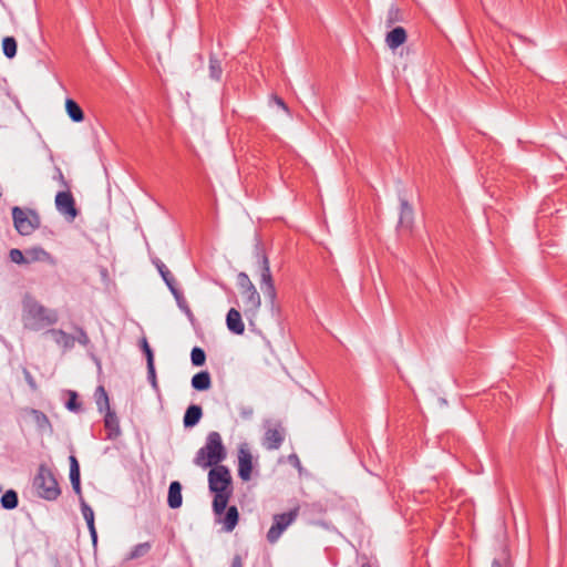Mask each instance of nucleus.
I'll use <instances>...</instances> for the list:
<instances>
[{"label": "nucleus", "instance_id": "obj_16", "mask_svg": "<svg viewBox=\"0 0 567 567\" xmlns=\"http://www.w3.org/2000/svg\"><path fill=\"white\" fill-rule=\"evenodd\" d=\"M408 34L404 28L395 27L385 35V43L391 50H395L405 43Z\"/></svg>", "mask_w": 567, "mask_h": 567}, {"label": "nucleus", "instance_id": "obj_19", "mask_svg": "<svg viewBox=\"0 0 567 567\" xmlns=\"http://www.w3.org/2000/svg\"><path fill=\"white\" fill-rule=\"evenodd\" d=\"M29 414L40 432L52 433L53 426L45 413L37 409H30Z\"/></svg>", "mask_w": 567, "mask_h": 567}, {"label": "nucleus", "instance_id": "obj_11", "mask_svg": "<svg viewBox=\"0 0 567 567\" xmlns=\"http://www.w3.org/2000/svg\"><path fill=\"white\" fill-rule=\"evenodd\" d=\"M285 441V429L280 424L266 429L262 446L268 451L278 450Z\"/></svg>", "mask_w": 567, "mask_h": 567}, {"label": "nucleus", "instance_id": "obj_31", "mask_svg": "<svg viewBox=\"0 0 567 567\" xmlns=\"http://www.w3.org/2000/svg\"><path fill=\"white\" fill-rule=\"evenodd\" d=\"M190 361H192V364L195 367L204 365L205 361H206L205 351L199 347H194L190 352Z\"/></svg>", "mask_w": 567, "mask_h": 567}, {"label": "nucleus", "instance_id": "obj_7", "mask_svg": "<svg viewBox=\"0 0 567 567\" xmlns=\"http://www.w3.org/2000/svg\"><path fill=\"white\" fill-rule=\"evenodd\" d=\"M299 508L296 507L287 513L276 514L272 517V525L267 533V540L275 544L282 533L296 520Z\"/></svg>", "mask_w": 567, "mask_h": 567}, {"label": "nucleus", "instance_id": "obj_47", "mask_svg": "<svg viewBox=\"0 0 567 567\" xmlns=\"http://www.w3.org/2000/svg\"><path fill=\"white\" fill-rule=\"evenodd\" d=\"M71 485H72V488H73L74 493L76 495H79V499L81 501V497H83L82 496L81 482H78L76 484L75 483H71Z\"/></svg>", "mask_w": 567, "mask_h": 567}, {"label": "nucleus", "instance_id": "obj_45", "mask_svg": "<svg viewBox=\"0 0 567 567\" xmlns=\"http://www.w3.org/2000/svg\"><path fill=\"white\" fill-rule=\"evenodd\" d=\"M70 481L71 483H78L81 482V474L80 471H70Z\"/></svg>", "mask_w": 567, "mask_h": 567}, {"label": "nucleus", "instance_id": "obj_5", "mask_svg": "<svg viewBox=\"0 0 567 567\" xmlns=\"http://www.w3.org/2000/svg\"><path fill=\"white\" fill-rule=\"evenodd\" d=\"M33 487L37 494L47 501H55L61 489L52 470L45 464H41L33 478Z\"/></svg>", "mask_w": 567, "mask_h": 567}, {"label": "nucleus", "instance_id": "obj_44", "mask_svg": "<svg viewBox=\"0 0 567 567\" xmlns=\"http://www.w3.org/2000/svg\"><path fill=\"white\" fill-rule=\"evenodd\" d=\"M288 462H289L291 465L296 466V467H300V465H301L300 460H299V457H298V455H297V454H290V455L288 456Z\"/></svg>", "mask_w": 567, "mask_h": 567}, {"label": "nucleus", "instance_id": "obj_52", "mask_svg": "<svg viewBox=\"0 0 567 567\" xmlns=\"http://www.w3.org/2000/svg\"><path fill=\"white\" fill-rule=\"evenodd\" d=\"M136 344L142 350V338L137 339Z\"/></svg>", "mask_w": 567, "mask_h": 567}, {"label": "nucleus", "instance_id": "obj_34", "mask_svg": "<svg viewBox=\"0 0 567 567\" xmlns=\"http://www.w3.org/2000/svg\"><path fill=\"white\" fill-rule=\"evenodd\" d=\"M81 512L86 523L94 522V512L92 507L81 497Z\"/></svg>", "mask_w": 567, "mask_h": 567}, {"label": "nucleus", "instance_id": "obj_21", "mask_svg": "<svg viewBox=\"0 0 567 567\" xmlns=\"http://www.w3.org/2000/svg\"><path fill=\"white\" fill-rule=\"evenodd\" d=\"M182 485L179 482L174 481L168 487L167 504L171 508L176 509L182 506Z\"/></svg>", "mask_w": 567, "mask_h": 567}, {"label": "nucleus", "instance_id": "obj_10", "mask_svg": "<svg viewBox=\"0 0 567 567\" xmlns=\"http://www.w3.org/2000/svg\"><path fill=\"white\" fill-rule=\"evenodd\" d=\"M252 472V455L248 444L243 443L238 449V476L247 482L251 478Z\"/></svg>", "mask_w": 567, "mask_h": 567}, {"label": "nucleus", "instance_id": "obj_6", "mask_svg": "<svg viewBox=\"0 0 567 567\" xmlns=\"http://www.w3.org/2000/svg\"><path fill=\"white\" fill-rule=\"evenodd\" d=\"M12 219L17 231L22 236L31 235L40 226V216L35 210L25 213L22 208H12Z\"/></svg>", "mask_w": 567, "mask_h": 567}, {"label": "nucleus", "instance_id": "obj_33", "mask_svg": "<svg viewBox=\"0 0 567 567\" xmlns=\"http://www.w3.org/2000/svg\"><path fill=\"white\" fill-rule=\"evenodd\" d=\"M74 330L76 332V334L74 336L75 341L85 348L89 347L91 344V340H90L86 331L82 327H79V326H75Z\"/></svg>", "mask_w": 567, "mask_h": 567}, {"label": "nucleus", "instance_id": "obj_32", "mask_svg": "<svg viewBox=\"0 0 567 567\" xmlns=\"http://www.w3.org/2000/svg\"><path fill=\"white\" fill-rule=\"evenodd\" d=\"M175 300H176V303L178 306V308L188 317V318H193L194 315H193V311L192 309L189 308L188 306V302L187 300L185 299L183 292L179 290L177 291L175 295H173Z\"/></svg>", "mask_w": 567, "mask_h": 567}, {"label": "nucleus", "instance_id": "obj_53", "mask_svg": "<svg viewBox=\"0 0 567 567\" xmlns=\"http://www.w3.org/2000/svg\"><path fill=\"white\" fill-rule=\"evenodd\" d=\"M360 567H371V564L369 561H364Z\"/></svg>", "mask_w": 567, "mask_h": 567}, {"label": "nucleus", "instance_id": "obj_30", "mask_svg": "<svg viewBox=\"0 0 567 567\" xmlns=\"http://www.w3.org/2000/svg\"><path fill=\"white\" fill-rule=\"evenodd\" d=\"M27 257L29 262L35 260L44 261L50 258V254L47 252L43 248H32L27 250Z\"/></svg>", "mask_w": 567, "mask_h": 567}, {"label": "nucleus", "instance_id": "obj_24", "mask_svg": "<svg viewBox=\"0 0 567 567\" xmlns=\"http://www.w3.org/2000/svg\"><path fill=\"white\" fill-rule=\"evenodd\" d=\"M0 504L4 509H14L19 505L18 493L14 489H8L0 498Z\"/></svg>", "mask_w": 567, "mask_h": 567}, {"label": "nucleus", "instance_id": "obj_40", "mask_svg": "<svg viewBox=\"0 0 567 567\" xmlns=\"http://www.w3.org/2000/svg\"><path fill=\"white\" fill-rule=\"evenodd\" d=\"M142 555V544H136L130 554L126 556L127 560L135 559Z\"/></svg>", "mask_w": 567, "mask_h": 567}, {"label": "nucleus", "instance_id": "obj_35", "mask_svg": "<svg viewBox=\"0 0 567 567\" xmlns=\"http://www.w3.org/2000/svg\"><path fill=\"white\" fill-rule=\"evenodd\" d=\"M9 256H10L11 261L14 264H18V265L29 262L28 257H25L23 255V252L18 248L11 249L9 252Z\"/></svg>", "mask_w": 567, "mask_h": 567}, {"label": "nucleus", "instance_id": "obj_9", "mask_svg": "<svg viewBox=\"0 0 567 567\" xmlns=\"http://www.w3.org/2000/svg\"><path fill=\"white\" fill-rule=\"evenodd\" d=\"M55 208L70 220H73L79 215L75 199L70 189L61 190L55 195Z\"/></svg>", "mask_w": 567, "mask_h": 567}, {"label": "nucleus", "instance_id": "obj_41", "mask_svg": "<svg viewBox=\"0 0 567 567\" xmlns=\"http://www.w3.org/2000/svg\"><path fill=\"white\" fill-rule=\"evenodd\" d=\"M172 295H175L181 289L177 287L176 280L173 277L172 280L168 279V281L165 282Z\"/></svg>", "mask_w": 567, "mask_h": 567}, {"label": "nucleus", "instance_id": "obj_28", "mask_svg": "<svg viewBox=\"0 0 567 567\" xmlns=\"http://www.w3.org/2000/svg\"><path fill=\"white\" fill-rule=\"evenodd\" d=\"M18 43L13 37H4L2 39V52L6 58L13 59L17 55Z\"/></svg>", "mask_w": 567, "mask_h": 567}, {"label": "nucleus", "instance_id": "obj_13", "mask_svg": "<svg viewBox=\"0 0 567 567\" xmlns=\"http://www.w3.org/2000/svg\"><path fill=\"white\" fill-rule=\"evenodd\" d=\"M144 355L146 358L147 379H148L152 388L157 393H159V386H158V383H157L155 365H154V353H153V350L151 349V347L147 343L145 338H144Z\"/></svg>", "mask_w": 567, "mask_h": 567}, {"label": "nucleus", "instance_id": "obj_14", "mask_svg": "<svg viewBox=\"0 0 567 567\" xmlns=\"http://www.w3.org/2000/svg\"><path fill=\"white\" fill-rule=\"evenodd\" d=\"M45 333L51 334L54 342L64 351L71 350L75 344L74 336L66 333L62 329H49Z\"/></svg>", "mask_w": 567, "mask_h": 567}, {"label": "nucleus", "instance_id": "obj_17", "mask_svg": "<svg viewBox=\"0 0 567 567\" xmlns=\"http://www.w3.org/2000/svg\"><path fill=\"white\" fill-rule=\"evenodd\" d=\"M104 412H105L104 426L107 431V439L114 440L121 434L120 422H118L117 415L111 409L106 410Z\"/></svg>", "mask_w": 567, "mask_h": 567}, {"label": "nucleus", "instance_id": "obj_42", "mask_svg": "<svg viewBox=\"0 0 567 567\" xmlns=\"http://www.w3.org/2000/svg\"><path fill=\"white\" fill-rule=\"evenodd\" d=\"M70 461V471H80V465L78 458L74 455L69 457Z\"/></svg>", "mask_w": 567, "mask_h": 567}, {"label": "nucleus", "instance_id": "obj_20", "mask_svg": "<svg viewBox=\"0 0 567 567\" xmlns=\"http://www.w3.org/2000/svg\"><path fill=\"white\" fill-rule=\"evenodd\" d=\"M203 416V409L200 405L190 404L184 414L183 423L186 429L195 426Z\"/></svg>", "mask_w": 567, "mask_h": 567}, {"label": "nucleus", "instance_id": "obj_27", "mask_svg": "<svg viewBox=\"0 0 567 567\" xmlns=\"http://www.w3.org/2000/svg\"><path fill=\"white\" fill-rule=\"evenodd\" d=\"M223 75V68L220 60L215 54L209 55V78L214 81H220Z\"/></svg>", "mask_w": 567, "mask_h": 567}, {"label": "nucleus", "instance_id": "obj_25", "mask_svg": "<svg viewBox=\"0 0 567 567\" xmlns=\"http://www.w3.org/2000/svg\"><path fill=\"white\" fill-rule=\"evenodd\" d=\"M404 16L402 10L396 6H391L386 12L385 25L388 28L393 27L395 23L403 22Z\"/></svg>", "mask_w": 567, "mask_h": 567}, {"label": "nucleus", "instance_id": "obj_3", "mask_svg": "<svg viewBox=\"0 0 567 567\" xmlns=\"http://www.w3.org/2000/svg\"><path fill=\"white\" fill-rule=\"evenodd\" d=\"M59 315L55 310L48 309L35 300L24 303L23 323L24 328L39 331L58 322Z\"/></svg>", "mask_w": 567, "mask_h": 567}, {"label": "nucleus", "instance_id": "obj_29", "mask_svg": "<svg viewBox=\"0 0 567 567\" xmlns=\"http://www.w3.org/2000/svg\"><path fill=\"white\" fill-rule=\"evenodd\" d=\"M66 394L69 395V400L65 402V408L71 411L79 413L82 411V404L79 402L78 393L73 390H68Z\"/></svg>", "mask_w": 567, "mask_h": 567}, {"label": "nucleus", "instance_id": "obj_15", "mask_svg": "<svg viewBox=\"0 0 567 567\" xmlns=\"http://www.w3.org/2000/svg\"><path fill=\"white\" fill-rule=\"evenodd\" d=\"M226 324L228 330L235 334H243L245 331L241 315L236 308H230L227 312Z\"/></svg>", "mask_w": 567, "mask_h": 567}, {"label": "nucleus", "instance_id": "obj_49", "mask_svg": "<svg viewBox=\"0 0 567 567\" xmlns=\"http://www.w3.org/2000/svg\"><path fill=\"white\" fill-rule=\"evenodd\" d=\"M90 536H91L93 546L96 547V544H97V533H96V529H93L92 532H90Z\"/></svg>", "mask_w": 567, "mask_h": 567}, {"label": "nucleus", "instance_id": "obj_1", "mask_svg": "<svg viewBox=\"0 0 567 567\" xmlns=\"http://www.w3.org/2000/svg\"><path fill=\"white\" fill-rule=\"evenodd\" d=\"M208 487L214 493L213 511L221 515L233 494L231 475L225 465L212 467L208 472Z\"/></svg>", "mask_w": 567, "mask_h": 567}, {"label": "nucleus", "instance_id": "obj_43", "mask_svg": "<svg viewBox=\"0 0 567 567\" xmlns=\"http://www.w3.org/2000/svg\"><path fill=\"white\" fill-rule=\"evenodd\" d=\"M70 461V471H80V465L78 458L74 455L69 457Z\"/></svg>", "mask_w": 567, "mask_h": 567}, {"label": "nucleus", "instance_id": "obj_18", "mask_svg": "<svg viewBox=\"0 0 567 567\" xmlns=\"http://www.w3.org/2000/svg\"><path fill=\"white\" fill-rule=\"evenodd\" d=\"M414 219V212L409 202L404 198L400 202V217L399 227L404 229H411Z\"/></svg>", "mask_w": 567, "mask_h": 567}, {"label": "nucleus", "instance_id": "obj_22", "mask_svg": "<svg viewBox=\"0 0 567 567\" xmlns=\"http://www.w3.org/2000/svg\"><path fill=\"white\" fill-rule=\"evenodd\" d=\"M192 386L196 391H207L212 386V378L208 371H200L193 375Z\"/></svg>", "mask_w": 567, "mask_h": 567}, {"label": "nucleus", "instance_id": "obj_51", "mask_svg": "<svg viewBox=\"0 0 567 567\" xmlns=\"http://www.w3.org/2000/svg\"><path fill=\"white\" fill-rule=\"evenodd\" d=\"M151 549V544L148 542H144V554Z\"/></svg>", "mask_w": 567, "mask_h": 567}, {"label": "nucleus", "instance_id": "obj_2", "mask_svg": "<svg viewBox=\"0 0 567 567\" xmlns=\"http://www.w3.org/2000/svg\"><path fill=\"white\" fill-rule=\"evenodd\" d=\"M226 455L220 434L212 431L206 436L205 445L197 451L194 464L202 468L219 466Z\"/></svg>", "mask_w": 567, "mask_h": 567}, {"label": "nucleus", "instance_id": "obj_46", "mask_svg": "<svg viewBox=\"0 0 567 567\" xmlns=\"http://www.w3.org/2000/svg\"><path fill=\"white\" fill-rule=\"evenodd\" d=\"M230 567H244L243 559L239 555L234 556Z\"/></svg>", "mask_w": 567, "mask_h": 567}, {"label": "nucleus", "instance_id": "obj_37", "mask_svg": "<svg viewBox=\"0 0 567 567\" xmlns=\"http://www.w3.org/2000/svg\"><path fill=\"white\" fill-rule=\"evenodd\" d=\"M492 567H512V561L504 553L501 557L493 559Z\"/></svg>", "mask_w": 567, "mask_h": 567}, {"label": "nucleus", "instance_id": "obj_4", "mask_svg": "<svg viewBox=\"0 0 567 567\" xmlns=\"http://www.w3.org/2000/svg\"><path fill=\"white\" fill-rule=\"evenodd\" d=\"M237 285L244 305V315L252 323L261 307V298L249 276L241 271L237 275Z\"/></svg>", "mask_w": 567, "mask_h": 567}, {"label": "nucleus", "instance_id": "obj_39", "mask_svg": "<svg viewBox=\"0 0 567 567\" xmlns=\"http://www.w3.org/2000/svg\"><path fill=\"white\" fill-rule=\"evenodd\" d=\"M23 375H24L25 382L28 383L30 389L33 391L37 390V382L34 380L33 375L30 373V371L27 369H23Z\"/></svg>", "mask_w": 567, "mask_h": 567}, {"label": "nucleus", "instance_id": "obj_12", "mask_svg": "<svg viewBox=\"0 0 567 567\" xmlns=\"http://www.w3.org/2000/svg\"><path fill=\"white\" fill-rule=\"evenodd\" d=\"M217 522L223 524V529L230 533L235 529L239 520V513L236 506L226 507L221 515H216Z\"/></svg>", "mask_w": 567, "mask_h": 567}, {"label": "nucleus", "instance_id": "obj_54", "mask_svg": "<svg viewBox=\"0 0 567 567\" xmlns=\"http://www.w3.org/2000/svg\"><path fill=\"white\" fill-rule=\"evenodd\" d=\"M278 105L285 106L284 101L279 99V100H278Z\"/></svg>", "mask_w": 567, "mask_h": 567}, {"label": "nucleus", "instance_id": "obj_36", "mask_svg": "<svg viewBox=\"0 0 567 567\" xmlns=\"http://www.w3.org/2000/svg\"><path fill=\"white\" fill-rule=\"evenodd\" d=\"M53 179L58 181L63 190L70 189V183L65 179L61 168L55 167V174L53 176Z\"/></svg>", "mask_w": 567, "mask_h": 567}, {"label": "nucleus", "instance_id": "obj_48", "mask_svg": "<svg viewBox=\"0 0 567 567\" xmlns=\"http://www.w3.org/2000/svg\"><path fill=\"white\" fill-rule=\"evenodd\" d=\"M162 279L164 280V282L172 280V278L174 277L172 275V272L168 270V269H165L164 272L161 275Z\"/></svg>", "mask_w": 567, "mask_h": 567}, {"label": "nucleus", "instance_id": "obj_38", "mask_svg": "<svg viewBox=\"0 0 567 567\" xmlns=\"http://www.w3.org/2000/svg\"><path fill=\"white\" fill-rule=\"evenodd\" d=\"M148 255H150V258H151L152 262L154 264V266L158 270L159 275H162L164 272V270L167 269V267L164 265V262L159 258L153 256L151 250H148Z\"/></svg>", "mask_w": 567, "mask_h": 567}, {"label": "nucleus", "instance_id": "obj_26", "mask_svg": "<svg viewBox=\"0 0 567 567\" xmlns=\"http://www.w3.org/2000/svg\"><path fill=\"white\" fill-rule=\"evenodd\" d=\"M95 402L100 412H104L110 410V401L107 392L105 391L103 385H99L95 390Z\"/></svg>", "mask_w": 567, "mask_h": 567}, {"label": "nucleus", "instance_id": "obj_23", "mask_svg": "<svg viewBox=\"0 0 567 567\" xmlns=\"http://www.w3.org/2000/svg\"><path fill=\"white\" fill-rule=\"evenodd\" d=\"M65 109H66V113L69 115V117L73 121V122H82L84 120V113L82 111V109L80 107V105L72 99H68L65 101Z\"/></svg>", "mask_w": 567, "mask_h": 567}, {"label": "nucleus", "instance_id": "obj_50", "mask_svg": "<svg viewBox=\"0 0 567 567\" xmlns=\"http://www.w3.org/2000/svg\"><path fill=\"white\" fill-rule=\"evenodd\" d=\"M86 525H87L89 532H92L93 529H96L94 522L86 523Z\"/></svg>", "mask_w": 567, "mask_h": 567}, {"label": "nucleus", "instance_id": "obj_8", "mask_svg": "<svg viewBox=\"0 0 567 567\" xmlns=\"http://www.w3.org/2000/svg\"><path fill=\"white\" fill-rule=\"evenodd\" d=\"M259 262H260V285L264 290L265 296L270 300L271 303L275 302L277 292L272 279V275L270 271L269 260L265 252L258 254Z\"/></svg>", "mask_w": 567, "mask_h": 567}]
</instances>
